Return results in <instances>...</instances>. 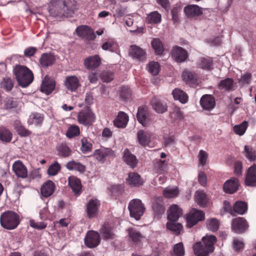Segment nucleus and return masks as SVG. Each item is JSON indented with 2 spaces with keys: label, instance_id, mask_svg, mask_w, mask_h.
<instances>
[{
  "label": "nucleus",
  "instance_id": "f257e3e1",
  "mask_svg": "<svg viewBox=\"0 0 256 256\" xmlns=\"http://www.w3.org/2000/svg\"><path fill=\"white\" fill-rule=\"evenodd\" d=\"M14 72L19 86L26 88L34 80V76L30 70L25 66L17 65L14 68Z\"/></svg>",
  "mask_w": 256,
  "mask_h": 256
},
{
  "label": "nucleus",
  "instance_id": "f03ea898",
  "mask_svg": "<svg viewBox=\"0 0 256 256\" xmlns=\"http://www.w3.org/2000/svg\"><path fill=\"white\" fill-rule=\"evenodd\" d=\"M1 226L7 230H14L20 224V216L15 212L8 210L3 212L0 218Z\"/></svg>",
  "mask_w": 256,
  "mask_h": 256
},
{
  "label": "nucleus",
  "instance_id": "7ed1b4c3",
  "mask_svg": "<svg viewBox=\"0 0 256 256\" xmlns=\"http://www.w3.org/2000/svg\"><path fill=\"white\" fill-rule=\"evenodd\" d=\"M48 9L51 16H62L65 15L68 8L66 0H52Z\"/></svg>",
  "mask_w": 256,
  "mask_h": 256
},
{
  "label": "nucleus",
  "instance_id": "20e7f679",
  "mask_svg": "<svg viewBox=\"0 0 256 256\" xmlns=\"http://www.w3.org/2000/svg\"><path fill=\"white\" fill-rule=\"evenodd\" d=\"M128 208L130 215L136 220L140 219L144 214L145 208L142 201L139 199H133L130 201Z\"/></svg>",
  "mask_w": 256,
  "mask_h": 256
},
{
  "label": "nucleus",
  "instance_id": "39448f33",
  "mask_svg": "<svg viewBox=\"0 0 256 256\" xmlns=\"http://www.w3.org/2000/svg\"><path fill=\"white\" fill-rule=\"evenodd\" d=\"M204 213L201 210L192 208L186 214V226L192 228L198 222L204 220Z\"/></svg>",
  "mask_w": 256,
  "mask_h": 256
},
{
  "label": "nucleus",
  "instance_id": "423d86ee",
  "mask_svg": "<svg viewBox=\"0 0 256 256\" xmlns=\"http://www.w3.org/2000/svg\"><path fill=\"white\" fill-rule=\"evenodd\" d=\"M96 116L89 108L80 112L78 116V122L86 126H90L95 121Z\"/></svg>",
  "mask_w": 256,
  "mask_h": 256
},
{
  "label": "nucleus",
  "instance_id": "0eeeda50",
  "mask_svg": "<svg viewBox=\"0 0 256 256\" xmlns=\"http://www.w3.org/2000/svg\"><path fill=\"white\" fill-rule=\"evenodd\" d=\"M100 234L94 230L88 231L84 238V243L86 246L93 248L97 246L100 243Z\"/></svg>",
  "mask_w": 256,
  "mask_h": 256
},
{
  "label": "nucleus",
  "instance_id": "6e6552de",
  "mask_svg": "<svg viewBox=\"0 0 256 256\" xmlns=\"http://www.w3.org/2000/svg\"><path fill=\"white\" fill-rule=\"evenodd\" d=\"M75 32L79 37L86 40H94L96 37L93 30L88 26H80Z\"/></svg>",
  "mask_w": 256,
  "mask_h": 256
},
{
  "label": "nucleus",
  "instance_id": "1a4fd4ad",
  "mask_svg": "<svg viewBox=\"0 0 256 256\" xmlns=\"http://www.w3.org/2000/svg\"><path fill=\"white\" fill-rule=\"evenodd\" d=\"M248 226L246 220L243 218H236L232 220V229L236 233L241 234L244 232Z\"/></svg>",
  "mask_w": 256,
  "mask_h": 256
},
{
  "label": "nucleus",
  "instance_id": "9d476101",
  "mask_svg": "<svg viewBox=\"0 0 256 256\" xmlns=\"http://www.w3.org/2000/svg\"><path fill=\"white\" fill-rule=\"evenodd\" d=\"M171 54L172 58L178 62H184L188 57L187 52L182 48L178 46L173 48Z\"/></svg>",
  "mask_w": 256,
  "mask_h": 256
},
{
  "label": "nucleus",
  "instance_id": "9b49d317",
  "mask_svg": "<svg viewBox=\"0 0 256 256\" xmlns=\"http://www.w3.org/2000/svg\"><path fill=\"white\" fill-rule=\"evenodd\" d=\"M100 206V202L96 198H92L89 200L86 204L87 214L89 218L96 216Z\"/></svg>",
  "mask_w": 256,
  "mask_h": 256
},
{
  "label": "nucleus",
  "instance_id": "f8f14e48",
  "mask_svg": "<svg viewBox=\"0 0 256 256\" xmlns=\"http://www.w3.org/2000/svg\"><path fill=\"white\" fill-rule=\"evenodd\" d=\"M204 9L196 4H190L186 6L184 11L188 18H194L201 16Z\"/></svg>",
  "mask_w": 256,
  "mask_h": 256
},
{
  "label": "nucleus",
  "instance_id": "ddd939ff",
  "mask_svg": "<svg viewBox=\"0 0 256 256\" xmlns=\"http://www.w3.org/2000/svg\"><path fill=\"white\" fill-rule=\"evenodd\" d=\"M200 104L204 110H211L216 105L215 99L210 94L204 95L200 100Z\"/></svg>",
  "mask_w": 256,
  "mask_h": 256
},
{
  "label": "nucleus",
  "instance_id": "4468645a",
  "mask_svg": "<svg viewBox=\"0 0 256 256\" xmlns=\"http://www.w3.org/2000/svg\"><path fill=\"white\" fill-rule=\"evenodd\" d=\"M56 86V82L54 80L46 76L42 80L40 90L46 94H49L54 90Z\"/></svg>",
  "mask_w": 256,
  "mask_h": 256
},
{
  "label": "nucleus",
  "instance_id": "2eb2a0df",
  "mask_svg": "<svg viewBox=\"0 0 256 256\" xmlns=\"http://www.w3.org/2000/svg\"><path fill=\"white\" fill-rule=\"evenodd\" d=\"M66 88L70 92H75L80 86L78 78L74 76H67L64 81Z\"/></svg>",
  "mask_w": 256,
  "mask_h": 256
},
{
  "label": "nucleus",
  "instance_id": "dca6fc26",
  "mask_svg": "<svg viewBox=\"0 0 256 256\" xmlns=\"http://www.w3.org/2000/svg\"><path fill=\"white\" fill-rule=\"evenodd\" d=\"M101 64V58L98 55L96 54L86 58L84 60L85 67L89 70L97 68Z\"/></svg>",
  "mask_w": 256,
  "mask_h": 256
},
{
  "label": "nucleus",
  "instance_id": "f3484780",
  "mask_svg": "<svg viewBox=\"0 0 256 256\" xmlns=\"http://www.w3.org/2000/svg\"><path fill=\"white\" fill-rule=\"evenodd\" d=\"M12 170L16 175L21 178H26L28 176L26 166L20 160L15 162L12 165Z\"/></svg>",
  "mask_w": 256,
  "mask_h": 256
},
{
  "label": "nucleus",
  "instance_id": "a211bd4d",
  "mask_svg": "<svg viewBox=\"0 0 256 256\" xmlns=\"http://www.w3.org/2000/svg\"><path fill=\"white\" fill-rule=\"evenodd\" d=\"M238 180L236 178H232L225 182L223 188L226 192L233 194L238 190Z\"/></svg>",
  "mask_w": 256,
  "mask_h": 256
},
{
  "label": "nucleus",
  "instance_id": "6ab92c4d",
  "mask_svg": "<svg viewBox=\"0 0 256 256\" xmlns=\"http://www.w3.org/2000/svg\"><path fill=\"white\" fill-rule=\"evenodd\" d=\"M113 155L114 152L110 148H104L96 150L94 156L98 162L104 163L106 157Z\"/></svg>",
  "mask_w": 256,
  "mask_h": 256
},
{
  "label": "nucleus",
  "instance_id": "aec40b11",
  "mask_svg": "<svg viewBox=\"0 0 256 256\" xmlns=\"http://www.w3.org/2000/svg\"><path fill=\"white\" fill-rule=\"evenodd\" d=\"M245 183L248 186H256V164H254L248 170Z\"/></svg>",
  "mask_w": 256,
  "mask_h": 256
},
{
  "label": "nucleus",
  "instance_id": "412c9836",
  "mask_svg": "<svg viewBox=\"0 0 256 256\" xmlns=\"http://www.w3.org/2000/svg\"><path fill=\"white\" fill-rule=\"evenodd\" d=\"M182 214V210L176 204L171 206L168 212V219L170 221H177Z\"/></svg>",
  "mask_w": 256,
  "mask_h": 256
},
{
  "label": "nucleus",
  "instance_id": "4be33fe9",
  "mask_svg": "<svg viewBox=\"0 0 256 256\" xmlns=\"http://www.w3.org/2000/svg\"><path fill=\"white\" fill-rule=\"evenodd\" d=\"M152 108L158 112L162 114L167 110L168 106L166 102L154 97L151 100Z\"/></svg>",
  "mask_w": 256,
  "mask_h": 256
},
{
  "label": "nucleus",
  "instance_id": "5701e85b",
  "mask_svg": "<svg viewBox=\"0 0 256 256\" xmlns=\"http://www.w3.org/2000/svg\"><path fill=\"white\" fill-rule=\"evenodd\" d=\"M123 160L130 168H134L138 164V160L135 156L132 154L128 149L124 152Z\"/></svg>",
  "mask_w": 256,
  "mask_h": 256
},
{
  "label": "nucleus",
  "instance_id": "b1692460",
  "mask_svg": "<svg viewBox=\"0 0 256 256\" xmlns=\"http://www.w3.org/2000/svg\"><path fill=\"white\" fill-rule=\"evenodd\" d=\"M56 60L54 56L50 53L43 54L39 62L42 66L47 68L53 64Z\"/></svg>",
  "mask_w": 256,
  "mask_h": 256
},
{
  "label": "nucleus",
  "instance_id": "393cba45",
  "mask_svg": "<svg viewBox=\"0 0 256 256\" xmlns=\"http://www.w3.org/2000/svg\"><path fill=\"white\" fill-rule=\"evenodd\" d=\"M193 250L197 256H208L210 252H212L207 247L202 245L201 242L196 243L193 246Z\"/></svg>",
  "mask_w": 256,
  "mask_h": 256
},
{
  "label": "nucleus",
  "instance_id": "a878e982",
  "mask_svg": "<svg viewBox=\"0 0 256 256\" xmlns=\"http://www.w3.org/2000/svg\"><path fill=\"white\" fill-rule=\"evenodd\" d=\"M66 168L70 170H76L80 173H84L86 171V166L78 161L72 160L68 162L66 165Z\"/></svg>",
  "mask_w": 256,
  "mask_h": 256
},
{
  "label": "nucleus",
  "instance_id": "bb28decb",
  "mask_svg": "<svg viewBox=\"0 0 256 256\" xmlns=\"http://www.w3.org/2000/svg\"><path fill=\"white\" fill-rule=\"evenodd\" d=\"M136 117L140 123L143 126H146L150 122L148 118V113L144 108H139L138 110Z\"/></svg>",
  "mask_w": 256,
  "mask_h": 256
},
{
  "label": "nucleus",
  "instance_id": "cd10ccee",
  "mask_svg": "<svg viewBox=\"0 0 256 256\" xmlns=\"http://www.w3.org/2000/svg\"><path fill=\"white\" fill-rule=\"evenodd\" d=\"M126 182L129 185L132 186H140L143 184V181L140 176L136 172H130L128 174Z\"/></svg>",
  "mask_w": 256,
  "mask_h": 256
},
{
  "label": "nucleus",
  "instance_id": "c85d7f7f",
  "mask_svg": "<svg viewBox=\"0 0 256 256\" xmlns=\"http://www.w3.org/2000/svg\"><path fill=\"white\" fill-rule=\"evenodd\" d=\"M128 121V116L123 112H118V115L114 121V125L118 128H124Z\"/></svg>",
  "mask_w": 256,
  "mask_h": 256
},
{
  "label": "nucleus",
  "instance_id": "c756f323",
  "mask_svg": "<svg viewBox=\"0 0 256 256\" xmlns=\"http://www.w3.org/2000/svg\"><path fill=\"white\" fill-rule=\"evenodd\" d=\"M54 188V183L51 180H48L42 186L41 194L44 197H48L52 194Z\"/></svg>",
  "mask_w": 256,
  "mask_h": 256
},
{
  "label": "nucleus",
  "instance_id": "7c9ffc66",
  "mask_svg": "<svg viewBox=\"0 0 256 256\" xmlns=\"http://www.w3.org/2000/svg\"><path fill=\"white\" fill-rule=\"evenodd\" d=\"M128 232L130 238L134 243L140 242L144 238V235L134 228H129Z\"/></svg>",
  "mask_w": 256,
  "mask_h": 256
},
{
  "label": "nucleus",
  "instance_id": "2f4dec72",
  "mask_svg": "<svg viewBox=\"0 0 256 256\" xmlns=\"http://www.w3.org/2000/svg\"><path fill=\"white\" fill-rule=\"evenodd\" d=\"M68 181L69 186L74 194H79L82 190V184L80 180L74 176H71L69 177Z\"/></svg>",
  "mask_w": 256,
  "mask_h": 256
},
{
  "label": "nucleus",
  "instance_id": "473e14b6",
  "mask_svg": "<svg viewBox=\"0 0 256 256\" xmlns=\"http://www.w3.org/2000/svg\"><path fill=\"white\" fill-rule=\"evenodd\" d=\"M145 52L140 48L136 46H132L130 54L134 58L143 60L145 58Z\"/></svg>",
  "mask_w": 256,
  "mask_h": 256
},
{
  "label": "nucleus",
  "instance_id": "72a5a7b5",
  "mask_svg": "<svg viewBox=\"0 0 256 256\" xmlns=\"http://www.w3.org/2000/svg\"><path fill=\"white\" fill-rule=\"evenodd\" d=\"M172 94L175 100H179L182 104H185L188 100L187 94L180 88H176L173 90Z\"/></svg>",
  "mask_w": 256,
  "mask_h": 256
},
{
  "label": "nucleus",
  "instance_id": "f704fd0d",
  "mask_svg": "<svg viewBox=\"0 0 256 256\" xmlns=\"http://www.w3.org/2000/svg\"><path fill=\"white\" fill-rule=\"evenodd\" d=\"M216 242V238L213 235H206L202 238L204 245L208 248L211 252L214 250V245Z\"/></svg>",
  "mask_w": 256,
  "mask_h": 256
},
{
  "label": "nucleus",
  "instance_id": "c9c22d12",
  "mask_svg": "<svg viewBox=\"0 0 256 256\" xmlns=\"http://www.w3.org/2000/svg\"><path fill=\"white\" fill-rule=\"evenodd\" d=\"M44 120L43 116L38 112H33L30 114L28 120V124L35 126L40 125Z\"/></svg>",
  "mask_w": 256,
  "mask_h": 256
},
{
  "label": "nucleus",
  "instance_id": "e433bc0d",
  "mask_svg": "<svg viewBox=\"0 0 256 256\" xmlns=\"http://www.w3.org/2000/svg\"><path fill=\"white\" fill-rule=\"evenodd\" d=\"M182 77L183 80L188 84H194L197 80V76L194 72L188 70H184Z\"/></svg>",
  "mask_w": 256,
  "mask_h": 256
},
{
  "label": "nucleus",
  "instance_id": "4c0bfd02",
  "mask_svg": "<svg viewBox=\"0 0 256 256\" xmlns=\"http://www.w3.org/2000/svg\"><path fill=\"white\" fill-rule=\"evenodd\" d=\"M138 140L140 144L145 146L150 141V134L142 130H139L137 134Z\"/></svg>",
  "mask_w": 256,
  "mask_h": 256
},
{
  "label": "nucleus",
  "instance_id": "58836bf2",
  "mask_svg": "<svg viewBox=\"0 0 256 256\" xmlns=\"http://www.w3.org/2000/svg\"><path fill=\"white\" fill-rule=\"evenodd\" d=\"M12 138V134L4 126H0V140L4 142H10Z\"/></svg>",
  "mask_w": 256,
  "mask_h": 256
},
{
  "label": "nucleus",
  "instance_id": "ea45409f",
  "mask_svg": "<svg viewBox=\"0 0 256 256\" xmlns=\"http://www.w3.org/2000/svg\"><path fill=\"white\" fill-rule=\"evenodd\" d=\"M233 208L236 212L240 214H244L247 210L248 205L244 202L237 201L235 202Z\"/></svg>",
  "mask_w": 256,
  "mask_h": 256
},
{
  "label": "nucleus",
  "instance_id": "a19ab883",
  "mask_svg": "<svg viewBox=\"0 0 256 256\" xmlns=\"http://www.w3.org/2000/svg\"><path fill=\"white\" fill-rule=\"evenodd\" d=\"M195 196L196 202L200 206H204L207 202L206 194L202 191H196Z\"/></svg>",
  "mask_w": 256,
  "mask_h": 256
},
{
  "label": "nucleus",
  "instance_id": "79ce46f5",
  "mask_svg": "<svg viewBox=\"0 0 256 256\" xmlns=\"http://www.w3.org/2000/svg\"><path fill=\"white\" fill-rule=\"evenodd\" d=\"M176 222L169 220L166 224V228L176 234H179L182 226L180 224L176 223Z\"/></svg>",
  "mask_w": 256,
  "mask_h": 256
},
{
  "label": "nucleus",
  "instance_id": "37998d69",
  "mask_svg": "<svg viewBox=\"0 0 256 256\" xmlns=\"http://www.w3.org/2000/svg\"><path fill=\"white\" fill-rule=\"evenodd\" d=\"M208 229L212 232H216L220 226L219 221L214 218L208 219L206 222Z\"/></svg>",
  "mask_w": 256,
  "mask_h": 256
},
{
  "label": "nucleus",
  "instance_id": "c03bdc74",
  "mask_svg": "<svg viewBox=\"0 0 256 256\" xmlns=\"http://www.w3.org/2000/svg\"><path fill=\"white\" fill-rule=\"evenodd\" d=\"M233 86V80L230 78H226L222 80L218 84V88L220 90H230Z\"/></svg>",
  "mask_w": 256,
  "mask_h": 256
},
{
  "label": "nucleus",
  "instance_id": "a18cd8bd",
  "mask_svg": "<svg viewBox=\"0 0 256 256\" xmlns=\"http://www.w3.org/2000/svg\"><path fill=\"white\" fill-rule=\"evenodd\" d=\"M163 193L166 198H172L178 195L179 190L177 187L166 188L164 190Z\"/></svg>",
  "mask_w": 256,
  "mask_h": 256
},
{
  "label": "nucleus",
  "instance_id": "49530a36",
  "mask_svg": "<svg viewBox=\"0 0 256 256\" xmlns=\"http://www.w3.org/2000/svg\"><path fill=\"white\" fill-rule=\"evenodd\" d=\"M244 150V156L248 160L252 162L256 160V152L252 147L245 146Z\"/></svg>",
  "mask_w": 256,
  "mask_h": 256
},
{
  "label": "nucleus",
  "instance_id": "de8ad7c7",
  "mask_svg": "<svg viewBox=\"0 0 256 256\" xmlns=\"http://www.w3.org/2000/svg\"><path fill=\"white\" fill-rule=\"evenodd\" d=\"M58 154L62 157H68L71 154L70 148L66 144H61L58 148Z\"/></svg>",
  "mask_w": 256,
  "mask_h": 256
},
{
  "label": "nucleus",
  "instance_id": "09e8293b",
  "mask_svg": "<svg viewBox=\"0 0 256 256\" xmlns=\"http://www.w3.org/2000/svg\"><path fill=\"white\" fill-rule=\"evenodd\" d=\"M151 44L156 54H162L164 50V48L161 41L158 38L153 40Z\"/></svg>",
  "mask_w": 256,
  "mask_h": 256
},
{
  "label": "nucleus",
  "instance_id": "8fccbe9b",
  "mask_svg": "<svg viewBox=\"0 0 256 256\" xmlns=\"http://www.w3.org/2000/svg\"><path fill=\"white\" fill-rule=\"evenodd\" d=\"M161 14L157 11L150 12L148 16V20L150 23L158 24L161 20Z\"/></svg>",
  "mask_w": 256,
  "mask_h": 256
},
{
  "label": "nucleus",
  "instance_id": "3c124183",
  "mask_svg": "<svg viewBox=\"0 0 256 256\" xmlns=\"http://www.w3.org/2000/svg\"><path fill=\"white\" fill-rule=\"evenodd\" d=\"M80 133V131L78 126L76 125H72L68 128L66 136L68 138H72L78 136Z\"/></svg>",
  "mask_w": 256,
  "mask_h": 256
},
{
  "label": "nucleus",
  "instance_id": "603ef678",
  "mask_svg": "<svg viewBox=\"0 0 256 256\" xmlns=\"http://www.w3.org/2000/svg\"><path fill=\"white\" fill-rule=\"evenodd\" d=\"M154 168L156 172L162 173L166 168V164H165V160H156L154 164Z\"/></svg>",
  "mask_w": 256,
  "mask_h": 256
},
{
  "label": "nucleus",
  "instance_id": "864d4df0",
  "mask_svg": "<svg viewBox=\"0 0 256 256\" xmlns=\"http://www.w3.org/2000/svg\"><path fill=\"white\" fill-rule=\"evenodd\" d=\"M247 127L248 122L244 121L240 124L236 125L234 127V130L236 134L242 136L244 134Z\"/></svg>",
  "mask_w": 256,
  "mask_h": 256
},
{
  "label": "nucleus",
  "instance_id": "5fc2aeb1",
  "mask_svg": "<svg viewBox=\"0 0 256 256\" xmlns=\"http://www.w3.org/2000/svg\"><path fill=\"white\" fill-rule=\"evenodd\" d=\"M172 254L174 256H183L184 254V250L182 242H179L174 246Z\"/></svg>",
  "mask_w": 256,
  "mask_h": 256
},
{
  "label": "nucleus",
  "instance_id": "6e6d98bb",
  "mask_svg": "<svg viewBox=\"0 0 256 256\" xmlns=\"http://www.w3.org/2000/svg\"><path fill=\"white\" fill-rule=\"evenodd\" d=\"M14 86V83L11 78L8 77L4 78L1 82V87L7 91H10Z\"/></svg>",
  "mask_w": 256,
  "mask_h": 256
},
{
  "label": "nucleus",
  "instance_id": "4d7b16f0",
  "mask_svg": "<svg viewBox=\"0 0 256 256\" xmlns=\"http://www.w3.org/2000/svg\"><path fill=\"white\" fill-rule=\"evenodd\" d=\"M60 170V164L57 162H56L49 166L48 170V174L50 176H55L58 173Z\"/></svg>",
  "mask_w": 256,
  "mask_h": 256
},
{
  "label": "nucleus",
  "instance_id": "13d9d810",
  "mask_svg": "<svg viewBox=\"0 0 256 256\" xmlns=\"http://www.w3.org/2000/svg\"><path fill=\"white\" fill-rule=\"evenodd\" d=\"M131 92L128 86H123L121 87L120 96L122 100H125L130 98Z\"/></svg>",
  "mask_w": 256,
  "mask_h": 256
},
{
  "label": "nucleus",
  "instance_id": "bf43d9fd",
  "mask_svg": "<svg viewBox=\"0 0 256 256\" xmlns=\"http://www.w3.org/2000/svg\"><path fill=\"white\" fill-rule=\"evenodd\" d=\"M148 70L152 75H156L158 74L160 70V65L158 62H150L148 66Z\"/></svg>",
  "mask_w": 256,
  "mask_h": 256
},
{
  "label": "nucleus",
  "instance_id": "052dcab7",
  "mask_svg": "<svg viewBox=\"0 0 256 256\" xmlns=\"http://www.w3.org/2000/svg\"><path fill=\"white\" fill-rule=\"evenodd\" d=\"M102 234L104 238L106 239L113 238L114 234L108 225H104L102 228Z\"/></svg>",
  "mask_w": 256,
  "mask_h": 256
},
{
  "label": "nucleus",
  "instance_id": "680f3d73",
  "mask_svg": "<svg viewBox=\"0 0 256 256\" xmlns=\"http://www.w3.org/2000/svg\"><path fill=\"white\" fill-rule=\"evenodd\" d=\"M81 142H82L81 150L84 153H86L88 152H90V151L92 150V144L88 140V139H86V138H83Z\"/></svg>",
  "mask_w": 256,
  "mask_h": 256
},
{
  "label": "nucleus",
  "instance_id": "e2e57ef3",
  "mask_svg": "<svg viewBox=\"0 0 256 256\" xmlns=\"http://www.w3.org/2000/svg\"><path fill=\"white\" fill-rule=\"evenodd\" d=\"M152 209L154 214L158 216L163 214L164 212V208L162 205L157 202L153 204Z\"/></svg>",
  "mask_w": 256,
  "mask_h": 256
},
{
  "label": "nucleus",
  "instance_id": "0e129e2a",
  "mask_svg": "<svg viewBox=\"0 0 256 256\" xmlns=\"http://www.w3.org/2000/svg\"><path fill=\"white\" fill-rule=\"evenodd\" d=\"M101 78L104 82H110L114 78V74L108 70H104L101 74Z\"/></svg>",
  "mask_w": 256,
  "mask_h": 256
},
{
  "label": "nucleus",
  "instance_id": "69168bd1",
  "mask_svg": "<svg viewBox=\"0 0 256 256\" xmlns=\"http://www.w3.org/2000/svg\"><path fill=\"white\" fill-rule=\"evenodd\" d=\"M200 67L203 69H210L212 66V60L210 58H202Z\"/></svg>",
  "mask_w": 256,
  "mask_h": 256
},
{
  "label": "nucleus",
  "instance_id": "338daca9",
  "mask_svg": "<svg viewBox=\"0 0 256 256\" xmlns=\"http://www.w3.org/2000/svg\"><path fill=\"white\" fill-rule=\"evenodd\" d=\"M172 118L174 120H180L182 118V114L180 110L178 108H174L170 112Z\"/></svg>",
  "mask_w": 256,
  "mask_h": 256
},
{
  "label": "nucleus",
  "instance_id": "774afa93",
  "mask_svg": "<svg viewBox=\"0 0 256 256\" xmlns=\"http://www.w3.org/2000/svg\"><path fill=\"white\" fill-rule=\"evenodd\" d=\"M30 226L34 228L37 230H42L46 228V224L44 222H36L34 220H30Z\"/></svg>",
  "mask_w": 256,
  "mask_h": 256
}]
</instances>
